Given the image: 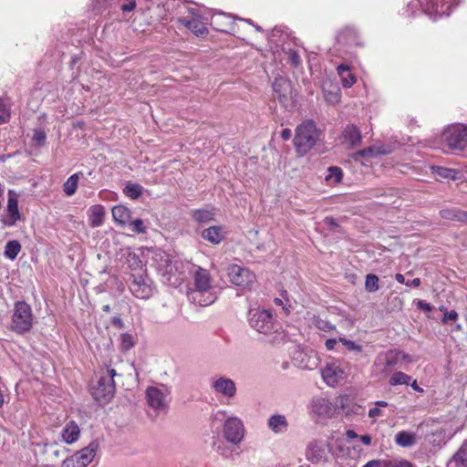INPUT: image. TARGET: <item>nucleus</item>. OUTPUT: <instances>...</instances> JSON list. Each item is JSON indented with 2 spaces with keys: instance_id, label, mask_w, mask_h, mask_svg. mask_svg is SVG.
<instances>
[{
  "instance_id": "nucleus-1",
  "label": "nucleus",
  "mask_w": 467,
  "mask_h": 467,
  "mask_svg": "<svg viewBox=\"0 0 467 467\" xmlns=\"http://www.w3.org/2000/svg\"><path fill=\"white\" fill-rule=\"evenodd\" d=\"M194 288L188 292L189 300L198 306H207L216 300V295L211 285V275L208 270L194 266Z\"/></svg>"
},
{
  "instance_id": "nucleus-2",
  "label": "nucleus",
  "mask_w": 467,
  "mask_h": 467,
  "mask_svg": "<svg viewBox=\"0 0 467 467\" xmlns=\"http://www.w3.org/2000/svg\"><path fill=\"white\" fill-rule=\"evenodd\" d=\"M320 130L313 120H306L296 129L294 146L299 155L309 152L319 140Z\"/></svg>"
},
{
  "instance_id": "nucleus-3",
  "label": "nucleus",
  "mask_w": 467,
  "mask_h": 467,
  "mask_svg": "<svg viewBox=\"0 0 467 467\" xmlns=\"http://www.w3.org/2000/svg\"><path fill=\"white\" fill-rule=\"evenodd\" d=\"M115 376H117V372L112 368L107 366L100 369L98 382L92 390L96 400L108 402L113 398L116 392Z\"/></svg>"
},
{
  "instance_id": "nucleus-4",
  "label": "nucleus",
  "mask_w": 467,
  "mask_h": 467,
  "mask_svg": "<svg viewBox=\"0 0 467 467\" xmlns=\"http://www.w3.org/2000/svg\"><path fill=\"white\" fill-rule=\"evenodd\" d=\"M441 140L448 150H464L467 148V126L462 124L449 126L441 133Z\"/></svg>"
},
{
  "instance_id": "nucleus-5",
  "label": "nucleus",
  "mask_w": 467,
  "mask_h": 467,
  "mask_svg": "<svg viewBox=\"0 0 467 467\" xmlns=\"http://www.w3.org/2000/svg\"><path fill=\"white\" fill-rule=\"evenodd\" d=\"M333 451L332 445L322 439L310 441L306 448V458L313 464L327 463L329 462V455Z\"/></svg>"
},
{
  "instance_id": "nucleus-6",
  "label": "nucleus",
  "mask_w": 467,
  "mask_h": 467,
  "mask_svg": "<svg viewBox=\"0 0 467 467\" xmlns=\"http://www.w3.org/2000/svg\"><path fill=\"white\" fill-rule=\"evenodd\" d=\"M32 310L25 301H18L15 304L12 316V329L19 334L28 331L32 327Z\"/></svg>"
},
{
  "instance_id": "nucleus-7",
  "label": "nucleus",
  "mask_w": 467,
  "mask_h": 467,
  "mask_svg": "<svg viewBox=\"0 0 467 467\" xmlns=\"http://www.w3.org/2000/svg\"><path fill=\"white\" fill-rule=\"evenodd\" d=\"M99 447L97 440L91 441L88 446L66 458L61 467H87L95 458Z\"/></svg>"
},
{
  "instance_id": "nucleus-8",
  "label": "nucleus",
  "mask_w": 467,
  "mask_h": 467,
  "mask_svg": "<svg viewBox=\"0 0 467 467\" xmlns=\"http://www.w3.org/2000/svg\"><path fill=\"white\" fill-rule=\"evenodd\" d=\"M128 285L130 291L137 298L148 299L153 294L151 280L145 272L131 273L128 280Z\"/></svg>"
},
{
  "instance_id": "nucleus-9",
  "label": "nucleus",
  "mask_w": 467,
  "mask_h": 467,
  "mask_svg": "<svg viewBox=\"0 0 467 467\" xmlns=\"http://www.w3.org/2000/svg\"><path fill=\"white\" fill-rule=\"evenodd\" d=\"M249 324L257 332L269 334L274 330V317L266 309L251 310L249 313Z\"/></svg>"
},
{
  "instance_id": "nucleus-10",
  "label": "nucleus",
  "mask_w": 467,
  "mask_h": 467,
  "mask_svg": "<svg viewBox=\"0 0 467 467\" xmlns=\"http://www.w3.org/2000/svg\"><path fill=\"white\" fill-rule=\"evenodd\" d=\"M223 431V437L228 442L239 444L244 439V423L237 417H230L225 420Z\"/></svg>"
},
{
  "instance_id": "nucleus-11",
  "label": "nucleus",
  "mask_w": 467,
  "mask_h": 467,
  "mask_svg": "<svg viewBox=\"0 0 467 467\" xmlns=\"http://www.w3.org/2000/svg\"><path fill=\"white\" fill-rule=\"evenodd\" d=\"M228 276L232 284L246 287L254 283L255 275L247 268L233 265L228 268Z\"/></svg>"
},
{
  "instance_id": "nucleus-12",
  "label": "nucleus",
  "mask_w": 467,
  "mask_h": 467,
  "mask_svg": "<svg viewBox=\"0 0 467 467\" xmlns=\"http://www.w3.org/2000/svg\"><path fill=\"white\" fill-rule=\"evenodd\" d=\"M211 387L214 393L226 399H233L236 395V385L234 381L226 377H219L212 381Z\"/></svg>"
},
{
  "instance_id": "nucleus-13",
  "label": "nucleus",
  "mask_w": 467,
  "mask_h": 467,
  "mask_svg": "<svg viewBox=\"0 0 467 467\" xmlns=\"http://www.w3.org/2000/svg\"><path fill=\"white\" fill-rule=\"evenodd\" d=\"M7 218L4 220V223L7 226H13L16 223L21 219V214L18 210V198L17 194L14 190L8 191V201H7Z\"/></svg>"
},
{
  "instance_id": "nucleus-14",
  "label": "nucleus",
  "mask_w": 467,
  "mask_h": 467,
  "mask_svg": "<svg viewBox=\"0 0 467 467\" xmlns=\"http://www.w3.org/2000/svg\"><path fill=\"white\" fill-rule=\"evenodd\" d=\"M165 398V393L156 387H149L146 390L148 405L155 410L160 411L167 407Z\"/></svg>"
},
{
  "instance_id": "nucleus-15",
  "label": "nucleus",
  "mask_w": 467,
  "mask_h": 467,
  "mask_svg": "<svg viewBox=\"0 0 467 467\" xmlns=\"http://www.w3.org/2000/svg\"><path fill=\"white\" fill-rule=\"evenodd\" d=\"M344 370L335 363L327 364L322 369V378L329 386H335L344 379Z\"/></svg>"
},
{
  "instance_id": "nucleus-16",
  "label": "nucleus",
  "mask_w": 467,
  "mask_h": 467,
  "mask_svg": "<svg viewBox=\"0 0 467 467\" xmlns=\"http://www.w3.org/2000/svg\"><path fill=\"white\" fill-rule=\"evenodd\" d=\"M343 143L349 148H356L361 144L362 135L360 130L354 124H348L342 131Z\"/></svg>"
},
{
  "instance_id": "nucleus-17",
  "label": "nucleus",
  "mask_w": 467,
  "mask_h": 467,
  "mask_svg": "<svg viewBox=\"0 0 467 467\" xmlns=\"http://www.w3.org/2000/svg\"><path fill=\"white\" fill-rule=\"evenodd\" d=\"M178 21L196 36H204L208 34L207 27L199 18H190L189 16H183L180 17Z\"/></svg>"
},
{
  "instance_id": "nucleus-18",
  "label": "nucleus",
  "mask_w": 467,
  "mask_h": 467,
  "mask_svg": "<svg viewBox=\"0 0 467 467\" xmlns=\"http://www.w3.org/2000/svg\"><path fill=\"white\" fill-rule=\"evenodd\" d=\"M212 25L221 32H228L233 26V16L225 13H217L212 16Z\"/></svg>"
},
{
  "instance_id": "nucleus-19",
  "label": "nucleus",
  "mask_w": 467,
  "mask_h": 467,
  "mask_svg": "<svg viewBox=\"0 0 467 467\" xmlns=\"http://www.w3.org/2000/svg\"><path fill=\"white\" fill-rule=\"evenodd\" d=\"M153 262L156 270L161 275L163 273H167V268L173 263L171 255L163 251H158L154 254Z\"/></svg>"
},
{
  "instance_id": "nucleus-20",
  "label": "nucleus",
  "mask_w": 467,
  "mask_h": 467,
  "mask_svg": "<svg viewBox=\"0 0 467 467\" xmlns=\"http://www.w3.org/2000/svg\"><path fill=\"white\" fill-rule=\"evenodd\" d=\"M267 425L276 434L284 433L288 429V421L285 416L282 414L272 415L268 419Z\"/></svg>"
},
{
  "instance_id": "nucleus-21",
  "label": "nucleus",
  "mask_w": 467,
  "mask_h": 467,
  "mask_svg": "<svg viewBox=\"0 0 467 467\" xmlns=\"http://www.w3.org/2000/svg\"><path fill=\"white\" fill-rule=\"evenodd\" d=\"M202 237L213 244H218L224 238L223 228L222 226H211L202 231Z\"/></svg>"
},
{
  "instance_id": "nucleus-22",
  "label": "nucleus",
  "mask_w": 467,
  "mask_h": 467,
  "mask_svg": "<svg viewBox=\"0 0 467 467\" xmlns=\"http://www.w3.org/2000/svg\"><path fill=\"white\" fill-rule=\"evenodd\" d=\"M124 251V255L126 257V264L128 267L134 273H142L145 272L143 270V264L140 260V256L131 251L130 248H126Z\"/></svg>"
},
{
  "instance_id": "nucleus-23",
  "label": "nucleus",
  "mask_w": 467,
  "mask_h": 467,
  "mask_svg": "<svg viewBox=\"0 0 467 467\" xmlns=\"http://www.w3.org/2000/svg\"><path fill=\"white\" fill-rule=\"evenodd\" d=\"M273 89L279 100L284 102L291 90L290 82L285 78H276L273 83Z\"/></svg>"
},
{
  "instance_id": "nucleus-24",
  "label": "nucleus",
  "mask_w": 467,
  "mask_h": 467,
  "mask_svg": "<svg viewBox=\"0 0 467 467\" xmlns=\"http://www.w3.org/2000/svg\"><path fill=\"white\" fill-rule=\"evenodd\" d=\"M79 433L80 431L78 424L75 421L70 420L66 424L62 431V440L67 444L73 443L78 439Z\"/></svg>"
},
{
  "instance_id": "nucleus-25",
  "label": "nucleus",
  "mask_w": 467,
  "mask_h": 467,
  "mask_svg": "<svg viewBox=\"0 0 467 467\" xmlns=\"http://www.w3.org/2000/svg\"><path fill=\"white\" fill-rule=\"evenodd\" d=\"M440 215L446 220L467 223V212L455 207L441 210Z\"/></svg>"
},
{
  "instance_id": "nucleus-26",
  "label": "nucleus",
  "mask_w": 467,
  "mask_h": 467,
  "mask_svg": "<svg viewBox=\"0 0 467 467\" xmlns=\"http://www.w3.org/2000/svg\"><path fill=\"white\" fill-rule=\"evenodd\" d=\"M112 217L117 224L124 226L130 222V211L123 205H116L112 208Z\"/></svg>"
},
{
  "instance_id": "nucleus-27",
  "label": "nucleus",
  "mask_w": 467,
  "mask_h": 467,
  "mask_svg": "<svg viewBox=\"0 0 467 467\" xmlns=\"http://www.w3.org/2000/svg\"><path fill=\"white\" fill-rule=\"evenodd\" d=\"M88 213H89V215H88L89 224L92 227H99V226L102 225L103 221H104L103 218H104V214H105V210H104L103 206H101V205L91 206L88 210Z\"/></svg>"
},
{
  "instance_id": "nucleus-28",
  "label": "nucleus",
  "mask_w": 467,
  "mask_h": 467,
  "mask_svg": "<svg viewBox=\"0 0 467 467\" xmlns=\"http://www.w3.org/2000/svg\"><path fill=\"white\" fill-rule=\"evenodd\" d=\"M337 71L345 88H350L356 82V77L350 72V68L348 65H339L337 67Z\"/></svg>"
},
{
  "instance_id": "nucleus-29",
  "label": "nucleus",
  "mask_w": 467,
  "mask_h": 467,
  "mask_svg": "<svg viewBox=\"0 0 467 467\" xmlns=\"http://www.w3.org/2000/svg\"><path fill=\"white\" fill-rule=\"evenodd\" d=\"M395 442L400 447H411L416 443V435L405 431H399L395 435Z\"/></svg>"
},
{
  "instance_id": "nucleus-30",
  "label": "nucleus",
  "mask_w": 467,
  "mask_h": 467,
  "mask_svg": "<svg viewBox=\"0 0 467 467\" xmlns=\"http://www.w3.org/2000/svg\"><path fill=\"white\" fill-rule=\"evenodd\" d=\"M167 270V273H163L161 275L162 281L171 285L176 286L182 280L180 274L177 271V266L172 263Z\"/></svg>"
},
{
  "instance_id": "nucleus-31",
  "label": "nucleus",
  "mask_w": 467,
  "mask_h": 467,
  "mask_svg": "<svg viewBox=\"0 0 467 467\" xmlns=\"http://www.w3.org/2000/svg\"><path fill=\"white\" fill-rule=\"evenodd\" d=\"M21 251V244L16 240L8 241L5 246L4 254L10 260H15Z\"/></svg>"
},
{
  "instance_id": "nucleus-32",
  "label": "nucleus",
  "mask_w": 467,
  "mask_h": 467,
  "mask_svg": "<svg viewBox=\"0 0 467 467\" xmlns=\"http://www.w3.org/2000/svg\"><path fill=\"white\" fill-rule=\"evenodd\" d=\"M343 171L339 167L331 166L327 169V173L325 177L328 184H337L342 181Z\"/></svg>"
},
{
  "instance_id": "nucleus-33",
  "label": "nucleus",
  "mask_w": 467,
  "mask_h": 467,
  "mask_svg": "<svg viewBox=\"0 0 467 467\" xmlns=\"http://www.w3.org/2000/svg\"><path fill=\"white\" fill-rule=\"evenodd\" d=\"M312 410L317 415H324L330 410V402L323 398L316 399L312 401Z\"/></svg>"
},
{
  "instance_id": "nucleus-34",
  "label": "nucleus",
  "mask_w": 467,
  "mask_h": 467,
  "mask_svg": "<svg viewBox=\"0 0 467 467\" xmlns=\"http://www.w3.org/2000/svg\"><path fill=\"white\" fill-rule=\"evenodd\" d=\"M78 181H79L78 173H75L67 178V180L66 181V182L63 185L64 192L67 196H72L73 194H75L77 188H78Z\"/></svg>"
},
{
  "instance_id": "nucleus-35",
  "label": "nucleus",
  "mask_w": 467,
  "mask_h": 467,
  "mask_svg": "<svg viewBox=\"0 0 467 467\" xmlns=\"http://www.w3.org/2000/svg\"><path fill=\"white\" fill-rule=\"evenodd\" d=\"M11 118V103L8 99H0V124L7 123Z\"/></svg>"
},
{
  "instance_id": "nucleus-36",
  "label": "nucleus",
  "mask_w": 467,
  "mask_h": 467,
  "mask_svg": "<svg viewBox=\"0 0 467 467\" xmlns=\"http://www.w3.org/2000/svg\"><path fill=\"white\" fill-rule=\"evenodd\" d=\"M410 381H411V377L410 375L401 371H397L392 374L389 383L390 386L409 385Z\"/></svg>"
},
{
  "instance_id": "nucleus-37",
  "label": "nucleus",
  "mask_w": 467,
  "mask_h": 467,
  "mask_svg": "<svg viewBox=\"0 0 467 467\" xmlns=\"http://www.w3.org/2000/svg\"><path fill=\"white\" fill-rule=\"evenodd\" d=\"M456 467H467V446L462 445L452 457Z\"/></svg>"
},
{
  "instance_id": "nucleus-38",
  "label": "nucleus",
  "mask_w": 467,
  "mask_h": 467,
  "mask_svg": "<svg viewBox=\"0 0 467 467\" xmlns=\"http://www.w3.org/2000/svg\"><path fill=\"white\" fill-rule=\"evenodd\" d=\"M192 217L196 222L204 223L213 220V213L209 210L199 209L192 211Z\"/></svg>"
},
{
  "instance_id": "nucleus-39",
  "label": "nucleus",
  "mask_w": 467,
  "mask_h": 467,
  "mask_svg": "<svg viewBox=\"0 0 467 467\" xmlns=\"http://www.w3.org/2000/svg\"><path fill=\"white\" fill-rule=\"evenodd\" d=\"M143 188L138 183L128 182L124 192L131 199H138L142 194Z\"/></svg>"
},
{
  "instance_id": "nucleus-40",
  "label": "nucleus",
  "mask_w": 467,
  "mask_h": 467,
  "mask_svg": "<svg viewBox=\"0 0 467 467\" xmlns=\"http://www.w3.org/2000/svg\"><path fill=\"white\" fill-rule=\"evenodd\" d=\"M379 277L374 274H368L366 276L365 289L368 293L376 292L379 289Z\"/></svg>"
},
{
  "instance_id": "nucleus-41",
  "label": "nucleus",
  "mask_w": 467,
  "mask_h": 467,
  "mask_svg": "<svg viewBox=\"0 0 467 467\" xmlns=\"http://www.w3.org/2000/svg\"><path fill=\"white\" fill-rule=\"evenodd\" d=\"M381 467H413V464L405 459H391L381 461Z\"/></svg>"
},
{
  "instance_id": "nucleus-42",
  "label": "nucleus",
  "mask_w": 467,
  "mask_h": 467,
  "mask_svg": "<svg viewBox=\"0 0 467 467\" xmlns=\"http://www.w3.org/2000/svg\"><path fill=\"white\" fill-rule=\"evenodd\" d=\"M433 173L437 178L441 179H454L456 171L453 169L444 167H432Z\"/></svg>"
},
{
  "instance_id": "nucleus-43",
  "label": "nucleus",
  "mask_w": 467,
  "mask_h": 467,
  "mask_svg": "<svg viewBox=\"0 0 467 467\" xmlns=\"http://www.w3.org/2000/svg\"><path fill=\"white\" fill-rule=\"evenodd\" d=\"M45 451L47 453V454H50L51 456H53L54 458L56 459H59L61 456H63L66 451H67V449L64 447V446H58L57 444L56 443H52V444H49V445H46L45 447Z\"/></svg>"
},
{
  "instance_id": "nucleus-44",
  "label": "nucleus",
  "mask_w": 467,
  "mask_h": 467,
  "mask_svg": "<svg viewBox=\"0 0 467 467\" xmlns=\"http://www.w3.org/2000/svg\"><path fill=\"white\" fill-rule=\"evenodd\" d=\"M431 439H430V442L434 445H440L441 443H445L446 439V431L443 429L437 430L431 434Z\"/></svg>"
},
{
  "instance_id": "nucleus-45",
  "label": "nucleus",
  "mask_w": 467,
  "mask_h": 467,
  "mask_svg": "<svg viewBox=\"0 0 467 467\" xmlns=\"http://www.w3.org/2000/svg\"><path fill=\"white\" fill-rule=\"evenodd\" d=\"M287 55V62L294 67H297L301 65V58L299 54L294 49H288L285 51Z\"/></svg>"
},
{
  "instance_id": "nucleus-46",
  "label": "nucleus",
  "mask_w": 467,
  "mask_h": 467,
  "mask_svg": "<svg viewBox=\"0 0 467 467\" xmlns=\"http://www.w3.org/2000/svg\"><path fill=\"white\" fill-rule=\"evenodd\" d=\"M338 341L341 342L348 348V350L356 354H359L362 351V347L352 340L339 337Z\"/></svg>"
},
{
  "instance_id": "nucleus-47",
  "label": "nucleus",
  "mask_w": 467,
  "mask_h": 467,
  "mask_svg": "<svg viewBox=\"0 0 467 467\" xmlns=\"http://www.w3.org/2000/svg\"><path fill=\"white\" fill-rule=\"evenodd\" d=\"M134 346L133 337L130 334L121 335V348L123 350H129Z\"/></svg>"
},
{
  "instance_id": "nucleus-48",
  "label": "nucleus",
  "mask_w": 467,
  "mask_h": 467,
  "mask_svg": "<svg viewBox=\"0 0 467 467\" xmlns=\"http://www.w3.org/2000/svg\"><path fill=\"white\" fill-rule=\"evenodd\" d=\"M316 327L322 331H330L335 328V326L330 324L329 322L323 320L321 318H317L315 320Z\"/></svg>"
},
{
  "instance_id": "nucleus-49",
  "label": "nucleus",
  "mask_w": 467,
  "mask_h": 467,
  "mask_svg": "<svg viewBox=\"0 0 467 467\" xmlns=\"http://www.w3.org/2000/svg\"><path fill=\"white\" fill-rule=\"evenodd\" d=\"M130 224L133 226L132 231L136 234H144L146 232L144 222L141 219H135Z\"/></svg>"
},
{
  "instance_id": "nucleus-50",
  "label": "nucleus",
  "mask_w": 467,
  "mask_h": 467,
  "mask_svg": "<svg viewBox=\"0 0 467 467\" xmlns=\"http://www.w3.org/2000/svg\"><path fill=\"white\" fill-rule=\"evenodd\" d=\"M46 139H47V136H46V133L44 130H36L34 131V135H33V140L38 144V145H43L46 141Z\"/></svg>"
},
{
  "instance_id": "nucleus-51",
  "label": "nucleus",
  "mask_w": 467,
  "mask_h": 467,
  "mask_svg": "<svg viewBox=\"0 0 467 467\" xmlns=\"http://www.w3.org/2000/svg\"><path fill=\"white\" fill-rule=\"evenodd\" d=\"M458 317V313L455 310L446 311L444 313L443 317L441 318V323L446 324L448 321H454Z\"/></svg>"
},
{
  "instance_id": "nucleus-52",
  "label": "nucleus",
  "mask_w": 467,
  "mask_h": 467,
  "mask_svg": "<svg viewBox=\"0 0 467 467\" xmlns=\"http://www.w3.org/2000/svg\"><path fill=\"white\" fill-rule=\"evenodd\" d=\"M415 304L418 309L422 310L424 312H431L433 309V306L431 304L425 302L424 300L419 299L415 302Z\"/></svg>"
},
{
  "instance_id": "nucleus-53",
  "label": "nucleus",
  "mask_w": 467,
  "mask_h": 467,
  "mask_svg": "<svg viewBox=\"0 0 467 467\" xmlns=\"http://www.w3.org/2000/svg\"><path fill=\"white\" fill-rule=\"evenodd\" d=\"M427 5H430L431 8L438 7V5L440 2L448 3L451 0H424ZM455 5H459L461 3V0H451Z\"/></svg>"
},
{
  "instance_id": "nucleus-54",
  "label": "nucleus",
  "mask_w": 467,
  "mask_h": 467,
  "mask_svg": "<svg viewBox=\"0 0 467 467\" xmlns=\"http://www.w3.org/2000/svg\"><path fill=\"white\" fill-rule=\"evenodd\" d=\"M356 155L359 156V157H366V158L372 157L374 155V150H373V148L368 147V148L363 149L361 150H358L356 153Z\"/></svg>"
},
{
  "instance_id": "nucleus-55",
  "label": "nucleus",
  "mask_w": 467,
  "mask_h": 467,
  "mask_svg": "<svg viewBox=\"0 0 467 467\" xmlns=\"http://www.w3.org/2000/svg\"><path fill=\"white\" fill-rule=\"evenodd\" d=\"M135 6H136L135 0H128L127 3H125L121 5V10L123 12H130L135 8Z\"/></svg>"
},
{
  "instance_id": "nucleus-56",
  "label": "nucleus",
  "mask_w": 467,
  "mask_h": 467,
  "mask_svg": "<svg viewBox=\"0 0 467 467\" xmlns=\"http://www.w3.org/2000/svg\"><path fill=\"white\" fill-rule=\"evenodd\" d=\"M401 354V352H397L396 353V357L395 358H392L390 357V354H389L387 357H386V365L388 367H393L396 365L397 363V359L399 358V356Z\"/></svg>"
},
{
  "instance_id": "nucleus-57",
  "label": "nucleus",
  "mask_w": 467,
  "mask_h": 467,
  "mask_svg": "<svg viewBox=\"0 0 467 467\" xmlns=\"http://www.w3.org/2000/svg\"><path fill=\"white\" fill-rule=\"evenodd\" d=\"M382 411L379 408L374 407L368 410V417L369 418H378L381 415Z\"/></svg>"
},
{
  "instance_id": "nucleus-58",
  "label": "nucleus",
  "mask_w": 467,
  "mask_h": 467,
  "mask_svg": "<svg viewBox=\"0 0 467 467\" xmlns=\"http://www.w3.org/2000/svg\"><path fill=\"white\" fill-rule=\"evenodd\" d=\"M111 323L114 327L118 328H122L124 327V323L119 317H114L111 320Z\"/></svg>"
},
{
  "instance_id": "nucleus-59",
  "label": "nucleus",
  "mask_w": 467,
  "mask_h": 467,
  "mask_svg": "<svg viewBox=\"0 0 467 467\" xmlns=\"http://www.w3.org/2000/svg\"><path fill=\"white\" fill-rule=\"evenodd\" d=\"M337 340L336 338H329L326 340L325 346L327 350H332L337 345Z\"/></svg>"
},
{
  "instance_id": "nucleus-60",
  "label": "nucleus",
  "mask_w": 467,
  "mask_h": 467,
  "mask_svg": "<svg viewBox=\"0 0 467 467\" xmlns=\"http://www.w3.org/2000/svg\"><path fill=\"white\" fill-rule=\"evenodd\" d=\"M381 460H371L368 462L363 467H381Z\"/></svg>"
},
{
  "instance_id": "nucleus-61",
  "label": "nucleus",
  "mask_w": 467,
  "mask_h": 467,
  "mask_svg": "<svg viewBox=\"0 0 467 467\" xmlns=\"http://www.w3.org/2000/svg\"><path fill=\"white\" fill-rule=\"evenodd\" d=\"M280 136L283 140H288L291 138V130L289 129H284L282 130Z\"/></svg>"
},
{
  "instance_id": "nucleus-62",
  "label": "nucleus",
  "mask_w": 467,
  "mask_h": 467,
  "mask_svg": "<svg viewBox=\"0 0 467 467\" xmlns=\"http://www.w3.org/2000/svg\"><path fill=\"white\" fill-rule=\"evenodd\" d=\"M405 285H406L407 286H414V287H418V286H420V278H414V279H412V280H410V281H407V282L405 283Z\"/></svg>"
},
{
  "instance_id": "nucleus-63",
  "label": "nucleus",
  "mask_w": 467,
  "mask_h": 467,
  "mask_svg": "<svg viewBox=\"0 0 467 467\" xmlns=\"http://www.w3.org/2000/svg\"><path fill=\"white\" fill-rule=\"evenodd\" d=\"M325 223H326V224H327V225H329L331 227L337 226V221L333 217H326L325 218Z\"/></svg>"
},
{
  "instance_id": "nucleus-64",
  "label": "nucleus",
  "mask_w": 467,
  "mask_h": 467,
  "mask_svg": "<svg viewBox=\"0 0 467 467\" xmlns=\"http://www.w3.org/2000/svg\"><path fill=\"white\" fill-rule=\"evenodd\" d=\"M188 13L192 16L191 18H199L200 19V14L197 9L188 8Z\"/></svg>"
}]
</instances>
